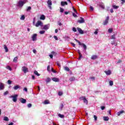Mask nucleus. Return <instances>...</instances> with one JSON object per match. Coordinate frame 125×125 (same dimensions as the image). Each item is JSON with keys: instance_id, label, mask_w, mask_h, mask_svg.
Returning <instances> with one entry per match:
<instances>
[{"instance_id": "1", "label": "nucleus", "mask_w": 125, "mask_h": 125, "mask_svg": "<svg viewBox=\"0 0 125 125\" xmlns=\"http://www.w3.org/2000/svg\"><path fill=\"white\" fill-rule=\"evenodd\" d=\"M28 2V0H20L18 3V6L19 7H22L23 5Z\"/></svg>"}, {"instance_id": "2", "label": "nucleus", "mask_w": 125, "mask_h": 125, "mask_svg": "<svg viewBox=\"0 0 125 125\" xmlns=\"http://www.w3.org/2000/svg\"><path fill=\"white\" fill-rule=\"evenodd\" d=\"M17 97H18V95H12L9 97V98H13V102H17Z\"/></svg>"}, {"instance_id": "3", "label": "nucleus", "mask_w": 125, "mask_h": 125, "mask_svg": "<svg viewBox=\"0 0 125 125\" xmlns=\"http://www.w3.org/2000/svg\"><path fill=\"white\" fill-rule=\"evenodd\" d=\"M80 100L83 101L84 103H85V104L87 105L88 102H87V100H86V98H85V97H81L80 98Z\"/></svg>"}, {"instance_id": "4", "label": "nucleus", "mask_w": 125, "mask_h": 125, "mask_svg": "<svg viewBox=\"0 0 125 125\" xmlns=\"http://www.w3.org/2000/svg\"><path fill=\"white\" fill-rule=\"evenodd\" d=\"M47 3L48 4V7H49L50 9H51V6L52 5V1H51V0H48L47 2Z\"/></svg>"}, {"instance_id": "5", "label": "nucleus", "mask_w": 125, "mask_h": 125, "mask_svg": "<svg viewBox=\"0 0 125 125\" xmlns=\"http://www.w3.org/2000/svg\"><path fill=\"white\" fill-rule=\"evenodd\" d=\"M50 27V24H45L43 26L42 29L43 30H48Z\"/></svg>"}, {"instance_id": "6", "label": "nucleus", "mask_w": 125, "mask_h": 125, "mask_svg": "<svg viewBox=\"0 0 125 125\" xmlns=\"http://www.w3.org/2000/svg\"><path fill=\"white\" fill-rule=\"evenodd\" d=\"M22 71H23L24 74H26L27 72H29L28 68L26 67V66H22Z\"/></svg>"}, {"instance_id": "7", "label": "nucleus", "mask_w": 125, "mask_h": 125, "mask_svg": "<svg viewBox=\"0 0 125 125\" xmlns=\"http://www.w3.org/2000/svg\"><path fill=\"white\" fill-rule=\"evenodd\" d=\"M37 36H38V34H34L33 35H32V41L33 42H35V41H37Z\"/></svg>"}, {"instance_id": "8", "label": "nucleus", "mask_w": 125, "mask_h": 125, "mask_svg": "<svg viewBox=\"0 0 125 125\" xmlns=\"http://www.w3.org/2000/svg\"><path fill=\"white\" fill-rule=\"evenodd\" d=\"M77 30L78 31L79 34H81V35H83V34H84L83 31L82 30V28L77 27Z\"/></svg>"}, {"instance_id": "9", "label": "nucleus", "mask_w": 125, "mask_h": 125, "mask_svg": "<svg viewBox=\"0 0 125 125\" xmlns=\"http://www.w3.org/2000/svg\"><path fill=\"white\" fill-rule=\"evenodd\" d=\"M105 74H106V76H110L111 74H112V72H111V70L108 69L107 71H104Z\"/></svg>"}, {"instance_id": "10", "label": "nucleus", "mask_w": 125, "mask_h": 125, "mask_svg": "<svg viewBox=\"0 0 125 125\" xmlns=\"http://www.w3.org/2000/svg\"><path fill=\"white\" fill-rule=\"evenodd\" d=\"M36 27H39V26H42V22L41 21H38L35 24Z\"/></svg>"}, {"instance_id": "11", "label": "nucleus", "mask_w": 125, "mask_h": 125, "mask_svg": "<svg viewBox=\"0 0 125 125\" xmlns=\"http://www.w3.org/2000/svg\"><path fill=\"white\" fill-rule=\"evenodd\" d=\"M20 102H21V103H22V104H25V103H26V102H27V101L26 100V99H23L22 98H21L20 99Z\"/></svg>"}, {"instance_id": "12", "label": "nucleus", "mask_w": 125, "mask_h": 125, "mask_svg": "<svg viewBox=\"0 0 125 125\" xmlns=\"http://www.w3.org/2000/svg\"><path fill=\"white\" fill-rule=\"evenodd\" d=\"M81 20L78 21V23H80V24H82L83 23H84V19L82 17L80 18Z\"/></svg>"}, {"instance_id": "13", "label": "nucleus", "mask_w": 125, "mask_h": 125, "mask_svg": "<svg viewBox=\"0 0 125 125\" xmlns=\"http://www.w3.org/2000/svg\"><path fill=\"white\" fill-rule=\"evenodd\" d=\"M109 21V17H107L106 19L104 21L103 23V25H107L108 24V22Z\"/></svg>"}, {"instance_id": "14", "label": "nucleus", "mask_w": 125, "mask_h": 125, "mask_svg": "<svg viewBox=\"0 0 125 125\" xmlns=\"http://www.w3.org/2000/svg\"><path fill=\"white\" fill-rule=\"evenodd\" d=\"M4 88V84L2 83H0V90H2Z\"/></svg>"}, {"instance_id": "15", "label": "nucleus", "mask_w": 125, "mask_h": 125, "mask_svg": "<svg viewBox=\"0 0 125 125\" xmlns=\"http://www.w3.org/2000/svg\"><path fill=\"white\" fill-rule=\"evenodd\" d=\"M61 4L62 6H64V5H68V3L66 1H61Z\"/></svg>"}, {"instance_id": "16", "label": "nucleus", "mask_w": 125, "mask_h": 125, "mask_svg": "<svg viewBox=\"0 0 125 125\" xmlns=\"http://www.w3.org/2000/svg\"><path fill=\"white\" fill-rule=\"evenodd\" d=\"M52 81H53V82H59V79L55 78V77L52 78Z\"/></svg>"}, {"instance_id": "17", "label": "nucleus", "mask_w": 125, "mask_h": 125, "mask_svg": "<svg viewBox=\"0 0 125 125\" xmlns=\"http://www.w3.org/2000/svg\"><path fill=\"white\" fill-rule=\"evenodd\" d=\"M18 88H20V85H17L14 87V89L15 90H17V89H18Z\"/></svg>"}, {"instance_id": "18", "label": "nucleus", "mask_w": 125, "mask_h": 125, "mask_svg": "<svg viewBox=\"0 0 125 125\" xmlns=\"http://www.w3.org/2000/svg\"><path fill=\"white\" fill-rule=\"evenodd\" d=\"M123 113H125V111L122 110L120 112H118L117 113V115H118V116H121V115H122V114H123Z\"/></svg>"}, {"instance_id": "19", "label": "nucleus", "mask_w": 125, "mask_h": 125, "mask_svg": "<svg viewBox=\"0 0 125 125\" xmlns=\"http://www.w3.org/2000/svg\"><path fill=\"white\" fill-rule=\"evenodd\" d=\"M100 7H101L103 9H104L105 8V6L104 5V4L102 3V4H100Z\"/></svg>"}, {"instance_id": "20", "label": "nucleus", "mask_w": 125, "mask_h": 125, "mask_svg": "<svg viewBox=\"0 0 125 125\" xmlns=\"http://www.w3.org/2000/svg\"><path fill=\"white\" fill-rule=\"evenodd\" d=\"M4 48L5 49V52H8V48H7V46H6V45H4Z\"/></svg>"}, {"instance_id": "21", "label": "nucleus", "mask_w": 125, "mask_h": 125, "mask_svg": "<svg viewBox=\"0 0 125 125\" xmlns=\"http://www.w3.org/2000/svg\"><path fill=\"white\" fill-rule=\"evenodd\" d=\"M96 58H97V56L96 55H93L92 57H91V59L92 60H94V59H96Z\"/></svg>"}, {"instance_id": "22", "label": "nucleus", "mask_w": 125, "mask_h": 125, "mask_svg": "<svg viewBox=\"0 0 125 125\" xmlns=\"http://www.w3.org/2000/svg\"><path fill=\"white\" fill-rule=\"evenodd\" d=\"M4 121H5V122H8V121H9V119H8V117H6V116H5L4 117V119H3Z\"/></svg>"}, {"instance_id": "23", "label": "nucleus", "mask_w": 125, "mask_h": 125, "mask_svg": "<svg viewBox=\"0 0 125 125\" xmlns=\"http://www.w3.org/2000/svg\"><path fill=\"white\" fill-rule=\"evenodd\" d=\"M104 120L105 121H109V117L104 116Z\"/></svg>"}, {"instance_id": "24", "label": "nucleus", "mask_w": 125, "mask_h": 125, "mask_svg": "<svg viewBox=\"0 0 125 125\" xmlns=\"http://www.w3.org/2000/svg\"><path fill=\"white\" fill-rule=\"evenodd\" d=\"M40 19H41V20H44V19H45V17H44V15H42L41 16Z\"/></svg>"}, {"instance_id": "25", "label": "nucleus", "mask_w": 125, "mask_h": 125, "mask_svg": "<svg viewBox=\"0 0 125 125\" xmlns=\"http://www.w3.org/2000/svg\"><path fill=\"white\" fill-rule=\"evenodd\" d=\"M49 101L46 100L45 101H44L43 102V104H49Z\"/></svg>"}, {"instance_id": "26", "label": "nucleus", "mask_w": 125, "mask_h": 125, "mask_svg": "<svg viewBox=\"0 0 125 125\" xmlns=\"http://www.w3.org/2000/svg\"><path fill=\"white\" fill-rule=\"evenodd\" d=\"M64 69L65 71H67V72H69V71H70V68H69V67L67 66L64 67Z\"/></svg>"}, {"instance_id": "27", "label": "nucleus", "mask_w": 125, "mask_h": 125, "mask_svg": "<svg viewBox=\"0 0 125 125\" xmlns=\"http://www.w3.org/2000/svg\"><path fill=\"white\" fill-rule=\"evenodd\" d=\"M112 7L114 9H118V8H119V6L114 5L112 6Z\"/></svg>"}, {"instance_id": "28", "label": "nucleus", "mask_w": 125, "mask_h": 125, "mask_svg": "<svg viewBox=\"0 0 125 125\" xmlns=\"http://www.w3.org/2000/svg\"><path fill=\"white\" fill-rule=\"evenodd\" d=\"M45 33V31L44 30H42L40 31V34H41V35H43V34H44Z\"/></svg>"}, {"instance_id": "29", "label": "nucleus", "mask_w": 125, "mask_h": 125, "mask_svg": "<svg viewBox=\"0 0 125 125\" xmlns=\"http://www.w3.org/2000/svg\"><path fill=\"white\" fill-rule=\"evenodd\" d=\"M78 53L79 54V59H81V58H82V57H83V55H82L81 52H80V50H79Z\"/></svg>"}, {"instance_id": "30", "label": "nucleus", "mask_w": 125, "mask_h": 125, "mask_svg": "<svg viewBox=\"0 0 125 125\" xmlns=\"http://www.w3.org/2000/svg\"><path fill=\"white\" fill-rule=\"evenodd\" d=\"M113 84H114V82L112 81H109V85H110V86H112Z\"/></svg>"}, {"instance_id": "31", "label": "nucleus", "mask_w": 125, "mask_h": 125, "mask_svg": "<svg viewBox=\"0 0 125 125\" xmlns=\"http://www.w3.org/2000/svg\"><path fill=\"white\" fill-rule=\"evenodd\" d=\"M17 60H18V58L17 57H16L15 58H14L13 62H17Z\"/></svg>"}, {"instance_id": "32", "label": "nucleus", "mask_w": 125, "mask_h": 125, "mask_svg": "<svg viewBox=\"0 0 125 125\" xmlns=\"http://www.w3.org/2000/svg\"><path fill=\"white\" fill-rule=\"evenodd\" d=\"M108 33H113V28H109L108 30Z\"/></svg>"}, {"instance_id": "33", "label": "nucleus", "mask_w": 125, "mask_h": 125, "mask_svg": "<svg viewBox=\"0 0 125 125\" xmlns=\"http://www.w3.org/2000/svg\"><path fill=\"white\" fill-rule=\"evenodd\" d=\"M75 80H76V78L75 77H71L69 79V80L72 82L73 81H75Z\"/></svg>"}, {"instance_id": "34", "label": "nucleus", "mask_w": 125, "mask_h": 125, "mask_svg": "<svg viewBox=\"0 0 125 125\" xmlns=\"http://www.w3.org/2000/svg\"><path fill=\"white\" fill-rule=\"evenodd\" d=\"M63 107H64V105L63 104H61L60 106V110H62V109H63Z\"/></svg>"}, {"instance_id": "35", "label": "nucleus", "mask_w": 125, "mask_h": 125, "mask_svg": "<svg viewBox=\"0 0 125 125\" xmlns=\"http://www.w3.org/2000/svg\"><path fill=\"white\" fill-rule=\"evenodd\" d=\"M58 116L60 117V118H61L62 119H63V118H64V115H62L61 114H59Z\"/></svg>"}, {"instance_id": "36", "label": "nucleus", "mask_w": 125, "mask_h": 125, "mask_svg": "<svg viewBox=\"0 0 125 125\" xmlns=\"http://www.w3.org/2000/svg\"><path fill=\"white\" fill-rule=\"evenodd\" d=\"M32 9V7L31 6H28L26 9V11H30Z\"/></svg>"}, {"instance_id": "37", "label": "nucleus", "mask_w": 125, "mask_h": 125, "mask_svg": "<svg viewBox=\"0 0 125 125\" xmlns=\"http://www.w3.org/2000/svg\"><path fill=\"white\" fill-rule=\"evenodd\" d=\"M111 40H115V39H116V36H115V35L111 36Z\"/></svg>"}, {"instance_id": "38", "label": "nucleus", "mask_w": 125, "mask_h": 125, "mask_svg": "<svg viewBox=\"0 0 125 125\" xmlns=\"http://www.w3.org/2000/svg\"><path fill=\"white\" fill-rule=\"evenodd\" d=\"M82 45H83V48L85 49V50H86V45L85 44H84V43H82Z\"/></svg>"}, {"instance_id": "39", "label": "nucleus", "mask_w": 125, "mask_h": 125, "mask_svg": "<svg viewBox=\"0 0 125 125\" xmlns=\"http://www.w3.org/2000/svg\"><path fill=\"white\" fill-rule=\"evenodd\" d=\"M34 74L37 76H40V74H39V73L37 71V70H35L34 71Z\"/></svg>"}, {"instance_id": "40", "label": "nucleus", "mask_w": 125, "mask_h": 125, "mask_svg": "<svg viewBox=\"0 0 125 125\" xmlns=\"http://www.w3.org/2000/svg\"><path fill=\"white\" fill-rule=\"evenodd\" d=\"M25 20V16L22 15L21 18V20Z\"/></svg>"}, {"instance_id": "41", "label": "nucleus", "mask_w": 125, "mask_h": 125, "mask_svg": "<svg viewBox=\"0 0 125 125\" xmlns=\"http://www.w3.org/2000/svg\"><path fill=\"white\" fill-rule=\"evenodd\" d=\"M6 69H7L8 70H9V71H11L12 69H11V67H10V66H7L6 67Z\"/></svg>"}, {"instance_id": "42", "label": "nucleus", "mask_w": 125, "mask_h": 125, "mask_svg": "<svg viewBox=\"0 0 125 125\" xmlns=\"http://www.w3.org/2000/svg\"><path fill=\"white\" fill-rule=\"evenodd\" d=\"M50 82V78H48L46 80V83H49Z\"/></svg>"}, {"instance_id": "43", "label": "nucleus", "mask_w": 125, "mask_h": 125, "mask_svg": "<svg viewBox=\"0 0 125 125\" xmlns=\"http://www.w3.org/2000/svg\"><path fill=\"white\" fill-rule=\"evenodd\" d=\"M7 83H8V84H11L12 81L9 80H8Z\"/></svg>"}, {"instance_id": "44", "label": "nucleus", "mask_w": 125, "mask_h": 125, "mask_svg": "<svg viewBox=\"0 0 125 125\" xmlns=\"http://www.w3.org/2000/svg\"><path fill=\"white\" fill-rule=\"evenodd\" d=\"M63 95V92H59V96H61Z\"/></svg>"}, {"instance_id": "45", "label": "nucleus", "mask_w": 125, "mask_h": 125, "mask_svg": "<svg viewBox=\"0 0 125 125\" xmlns=\"http://www.w3.org/2000/svg\"><path fill=\"white\" fill-rule=\"evenodd\" d=\"M72 30L73 31V32H77V29L76 28V27H73Z\"/></svg>"}, {"instance_id": "46", "label": "nucleus", "mask_w": 125, "mask_h": 125, "mask_svg": "<svg viewBox=\"0 0 125 125\" xmlns=\"http://www.w3.org/2000/svg\"><path fill=\"white\" fill-rule=\"evenodd\" d=\"M47 71H48L49 72V71H50V66L49 65H48L47 67Z\"/></svg>"}, {"instance_id": "47", "label": "nucleus", "mask_w": 125, "mask_h": 125, "mask_svg": "<svg viewBox=\"0 0 125 125\" xmlns=\"http://www.w3.org/2000/svg\"><path fill=\"white\" fill-rule=\"evenodd\" d=\"M27 106L28 108H31V107H32V104H28Z\"/></svg>"}, {"instance_id": "48", "label": "nucleus", "mask_w": 125, "mask_h": 125, "mask_svg": "<svg viewBox=\"0 0 125 125\" xmlns=\"http://www.w3.org/2000/svg\"><path fill=\"white\" fill-rule=\"evenodd\" d=\"M122 60H119L117 62V64H119L120 63H122Z\"/></svg>"}, {"instance_id": "49", "label": "nucleus", "mask_w": 125, "mask_h": 125, "mask_svg": "<svg viewBox=\"0 0 125 125\" xmlns=\"http://www.w3.org/2000/svg\"><path fill=\"white\" fill-rule=\"evenodd\" d=\"M94 118L95 121H97V116L96 115H94Z\"/></svg>"}, {"instance_id": "50", "label": "nucleus", "mask_w": 125, "mask_h": 125, "mask_svg": "<svg viewBox=\"0 0 125 125\" xmlns=\"http://www.w3.org/2000/svg\"><path fill=\"white\" fill-rule=\"evenodd\" d=\"M54 38L56 40V41H58V38H57V36H54Z\"/></svg>"}, {"instance_id": "51", "label": "nucleus", "mask_w": 125, "mask_h": 125, "mask_svg": "<svg viewBox=\"0 0 125 125\" xmlns=\"http://www.w3.org/2000/svg\"><path fill=\"white\" fill-rule=\"evenodd\" d=\"M60 12H64V9L62 8H60Z\"/></svg>"}, {"instance_id": "52", "label": "nucleus", "mask_w": 125, "mask_h": 125, "mask_svg": "<svg viewBox=\"0 0 125 125\" xmlns=\"http://www.w3.org/2000/svg\"><path fill=\"white\" fill-rule=\"evenodd\" d=\"M98 31V29H97L96 31L94 32L95 35H97V34H98V32H97Z\"/></svg>"}, {"instance_id": "53", "label": "nucleus", "mask_w": 125, "mask_h": 125, "mask_svg": "<svg viewBox=\"0 0 125 125\" xmlns=\"http://www.w3.org/2000/svg\"><path fill=\"white\" fill-rule=\"evenodd\" d=\"M7 94H8V91H6L4 93V95H7Z\"/></svg>"}, {"instance_id": "54", "label": "nucleus", "mask_w": 125, "mask_h": 125, "mask_svg": "<svg viewBox=\"0 0 125 125\" xmlns=\"http://www.w3.org/2000/svg\"><path fill=\"white\" fill-rule=\"evenodd\" d=\"M23 90H24V91H25L26 92H27V91H28V89H27V88L25 87L23 89Z\"/></svg>"}, {"instance_id": "55", "label": "nucleus", "mask_w": 125, "mask_h": 125, "mask_svg": "<svg viewBox=\"0 0 125 125\" xmlns=\"http://www.w3.org/2000/svg\"><path fill=\"white\" fill-rule=\"evenodd\" d=\"M52 72H53V73H56V71L54 70L53 68H52Z\"/></svg>"}, {"instance_id": "56", "label": "nucleus", "mask_w": 125, "mask_h": 125, "mask_svg": "<svg viewBox=\"0 0 125 125\" xmlns=\"http://www.w3.org/2000/svg\"><path fill=\"white\" fill-rule=\"evenodd\" d=\"M33 52L35 53V54H36V53H37V50H36L35 49H34L33 50Z\"/></svg>"}, {"instance_id": "57", "label": "nucleus", "mask_w": 125, "mask_h": 125, "mask_svg": "<svg viewBox=\"0 0 125 125\" xmlns=\"http://www.w3.org/2000/svg\"><path fill=\"white\" fill-rule=\"evenodd\" d=\"M73 16L74 17H78V16H77L76 14H75V13H73Z\"/></svg>"}, {"instance_id": "58", "label": "nucleus", "mask_w": 125, "mask_h": 125, "mask_svg": "<svg viewBox=\"0 0 125 125\" xmlns=\"http://www.w3.org/2000/svg\"><path fill=\"white\" fill-rule=\"evenodd\" d=\"M49 57H50V58L51 59H52V58H53V55L51 54V55H49Z\"/></svg>"}, {"instance_id": "59", "label": "nucleus", "mask_w": 125, "mask_h": 125, "mask_svg": "<svg viewBox=\"0 0 125 125\" xmlns=\"http://www.w3.org/2000/svg\"><path fill=\"white\" fill-rule=\"evenodd\" d=\"M73 9L74 11L75 12H76V13H78V12H77V10H75V8H74V7H73Z\"/></svg>"}, {"instance_id": "60", "label": "nucleus", "mask_w": 125, "mask_h": 125, "mask_svg": "<svg viewBox=\"0 0 125 125\" xmlns=\"http://www.w3.org/2000/svg\"><path fill=\"white\" fill-rule=\"evenodd\" d=\"M105 109V106H101V109L102 110H104Z\"/></svg>"}, {"instance_id": "61", "label": "nucleus", "mask_w": 125, "mask_h": 125, "mask_svg": "<svg viewBox=\"0 0 125 125\" xmlns=\"http://www.w3.org/2000/svg\"><path fill=\"white\" fill-rule=\"evenodd\" d=\"M71 44L73 46V47H75V46H76V44H75V43H71Z\"/></svg>"}, {"instance_id": "62", "label": "nucleus", "mask_w": 125, "mask_h": 125, "mask_svg": "<svg viewBox=\"0 0 125 125\" xmlns=\"http://www.w3.org/2000/svg\"><path fill=\"white\" fill-rule=\"evenodd\" d=\"M90 10L93 11V7L90 6Z\"/></svg>"}, {"instance_id": "63", "label": "nucleus", "mask_w": 125, "mask_h": 125, "mask_svg": "<svg viewBox=\"0 0 125 125\" xmlns=\"http://www.w3.org/2000/svg\"><path fill=\"white\" fill-rule=\"evenodd\" d=\"M110 12H111V13H113V12H114V10H113V9H110Z\"/></svg>"}, {"instance_id": "64", "label": "nucleus", "mask_w": 125, "mask_h": 125, "mask_svg": "<svg viewBox=\"0 0 125 125\" xmlns=\"http://www.w3.org/2000/svg\"><path fill=\"white\" fill-rule=\"evenodd\" d=\"M14 125L13 123L11 122L8 125Z\"/></svg>"}]
</instances>
